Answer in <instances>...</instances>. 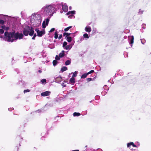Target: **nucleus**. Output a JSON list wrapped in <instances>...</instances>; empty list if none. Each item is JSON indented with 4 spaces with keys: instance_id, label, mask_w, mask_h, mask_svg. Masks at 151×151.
Here are the masks:
<instances>
[{
    "instance_id": "4d7b16f0",
    "label": "nucleus",
    "mask_w": 151,
    "mask_h": 151,
    "mask_svg": "<svg viewBox=\"0 0 151 151\" xmlns=\"http://www.w3.org/2000/svg\"><path fill=\"white\" fill-rule=\"evenodd\" d=\"M0 38H3V37L0 34Z\"/></svg>"
},
{
    "instance_id": "5701e85b",
    "label": "nucleus",
    "mask_w": 151,
    "mask_h": 151,
    "mask_svg": "<svg viewBox=\"0 0 151 151\" xmlns=\"http://www.w3.org/2000/svg\"><path fill=\"white\" fill-rule=\"evenodd\" d=\"M40 81L42 84H45L46 83V80L45 79H43L41 80Z\"/></svg>"
},
{
    "instance_id": "bf43d9fd",
    "label": "nucleus",
    "mask_w": 151,
    "mask_h": 151,
    "mask_svg": "<svg viewBox=\"0 0 151 151\" xmlns=\"http://www.w3.org/2000/svg\"><path fill=\"white\" fill-rule=\"evenodd\" d=\"M60 12L61 13L63 12L61 10L60 11Z\"/></svg>"
},
{
    "instance_id": "f3484780",
    "label": "nucleus",
    "mask_w": 151,
    "mask_h": 151,
    "mask_svg": "<svg viewBox=\"0 0 151 151\" xmlns=\"http://www.w3.org/2000/svg\"><path fill=\"white\" fill-rule=\"evenodd\" d=\"M72 34L70 33H68L67 32H64L63 33V36H65V37H70L69 36L71 35Z\"/></svg>"
},
{
    "instance_id": "6ab92c4d",
    "label": "nucleus",
    "mask_w": 151,
    "mask_h": 151,
    "mask_svg": "<svg viewBox=\"0 0 151 151\" xmlns=\"http://www.w3.org/2000/svg\"><path fill=\"white\" fill-rule=\"evenodd\" d=\"M70 82L74 84L75 82V79L74 78L72 77L70 79Z\"/></svg>"
},
{
    "instance_id": "6e6d98bb",
    "label": "nucleus",
    "mask_w": 151,
    "mask_h": 151,
    "mask_svg": "<svg viewBox=\"0 0 151 151\" xmlns=\"http://www.w3.org/2000/svg\"><path fill=\"white\" fill-rule=\"evenodd\" d=\"M140 31H141V32H143V29H140Z\"/></svg>"
},
{
    "instance_id": "58836bf2",
    "label": "nucleus",
    "mask_w": 151,
    "mask_h": 151,
    "mask_svg": "<svg viewBox=\"0 0 151 151\" xmlns=\"http://www.w3.org/2000/svg\"><path fill=\"white\" fill-rule=\"evenodd\" d=\"M55 30V28H52L49 31V32H51L54 31Z\"/></svg>"
},
{
    "instance_id": "338daca9",
    "label": "nucleus",
    "mask_w": 151,
    "mask_h": 151,
    "mask_svg": "<svg viewBox=\"0 0 151 151\" xmlns=\"http://www.w3.org/2000/svg\"><path fill=\"white\" fill-rule=\"evenodd\" d=\"M100 150H101V151H102V150H101V149H100Z\"/></svg>"
},
{
    "instance_id": "bb28decb",
    "label": "nucleus",
    "mask_w": 151,
    "mask_h": 151,
    "mask_svg": "<svg viewBox=\"0 0 151 151\" xmlns=\"http://www.w3.org/2000/svg\"><path fill=\"white\" fill-rule=\"evenodd\" d=\"M58 63V61L56 60H54L53 61L52 63L54 66H56Z\"/></svg>"
},
{
    "instance_id": "3c124183",
    "label": "nucleus",
    "mask_w": 151,
    "mask_h": 151,
    "mask_svg": "<svg viewBox=\"0 0 151 151\" xmlns=\"http://www.w3.org/2000/svg\"><path fill=\"white\" fill-rule=\"evenodd\" d=\"M41 112V110L40 109H38L37 110L35 111V112H38L39 113L40 112Z\"/></svg>"
},
{
    "instance_id": "473e14b6",
    "label": "nucleus",
    "mask_w": 151,
    "mask_h": 151,
    "mask_svg": "<svg viewBox=\"0 0 151 151\" xmlns=\"http://www.w3.org/2000/svg\"><path fill=\"white\" fill-rule=\"evenodd\" d=\"M60 57H59V56H58V55H56L55 57V60H60Z\"/></svg>"
},
{
    "instance_id": "c9c22d12",
    "label": "nucleus",
    "mask_w": 151,
    "mask_h": 151,
    "mask_svg": "<svg viewBox=\"0 0 151 151\" xmlns=\"http://www.w3.org/2000/svg\"><path fill=\"white\" fill-rule=\"evenodd\" d=\"M65 83V82L64 81L63 82L61 83V85L63 86V87H65L66 86V85L64 84V83Z\"/></svg>"
},
{
    "instance_id": "7ed1b4c3",
    "label": "nucleus",
    "mask_w": 151,
    "mask_h": 151,
    "mask_svg": "<svg viewBox=\"0 0 151 151\" xmlns=\"http://www.w3.org/2000/svg\"><path fill=\"white\" fill-rule=\"evenodd\" d=\"M33 19L35 22L32 24L33 27H39L41 24L42 21V17L40 14L35 13L33 15Z\"/></svg>"
},
{
    "instance_id": "ddd939ff",
    "label": "nucleus",
    "mask_w": 151,
    "mask_h": 151,
    "mask_svg": "<svg viewBox=\"0 0 151 151\" xmlns=\"http://www.w3.org/2000/svg\"><path fill=\"white\" fill-rule=\"evenodd\" d=\"M65 51L64 50H62L61 52H60L59 55V56L60 57L62 58L65 56Z\"/></svg>"
},
{
    "instance_id": "a211bd4d",
    "label": "nucleus",
    "mask_w": 151,
    "mask_h": 151,
    "mask_svg": "<svg viewBox=\"0 0 151 151\" xmlns=\"http://www.w3.org/2000/svg\"><path fill=\"white\" fill-rule=\"evenodd\" d=\"M68 70V68L66 67L63 66L62 67L60 71L62 72H63L65 71H66Z\"/></svg>"
},
{
    "instance_id": "f8f14e48",
    "label": "nucleus",
    "mask_w": 151,
    "mask_h": 151,
    "mask_svg": "<svg viewBox=\"0 0 151 151\" xmlns=\"http://www.w3.org/2000/svg\"><path fill=\"white\" fill-rule=\"evenodd\" d=\"M134 144V143L132 142H131L129 143H127V147L129 148V149H130L131 150H133L132 148L131 149L130 148V147H131V145H132H132H133Z\"/></svg>"
},
{
    "instance_id": "2eb2a0df",
    "label": "nucleus",
    "mask_w": 151,
    "mask_h": 151,
    "mask_svg": "<svg viewBox=\"0 0 151 151\" xmlns=\"http://www.w3.org/2000/svg\"><path fill=\"white\" fill-rule=\"evenodd\" d=\"M72 47V45H67L64 48V49L66 50H70Z\"/></svg>"
},
{
    "instance_id": "052dcab7",
    "label": "nucleus",
    "mask_w": 151,
    "mask_h": 151,
    "mask_svg": "<svg viewBox=\"0 0 151 151\" xmlns=\"http://www.w3.org/2000/svg\"><path fill=\"white\" fill-rule=\"evenodd\" d=\"M92 102V101H89L90 103H91V102Z\"/></svg>"
},
{
    "instance_id": "774afa93",
    "label": "nucleus",
    "mask_w": 151,
    "mask_h": 151,
    "mask_svg": "<svg viewBox=\"0 0 151 151\" xmlns=\"http://www.w3.org/2000/svg\"><path fill=\"white\" fill-rule=\"evenodd\" d=\"M12 60H13V58H12Z\"/></svg>"
},
{
    "instance_id": "412c9836",
    "label": "nucleus",
    "mask_w": 151,
    "mask_h": 151,
    "mask_svg": "<svg viewBox=\"0 0 151 151\" xmlns=\"http://www.w3.org/2000/svg\"><path fill=\"white\" fill-rule=\"evenodd\" d=\"M71 62V60H66L65 63V65H70Z\"/></svg>"
},
{
    "instance_id": "4be33fe9",
    "label": "nucleus",
    "mask_w": 151,
    "mask_h": 151,
    "mask_svg": "<svg viewBox=\"0 0 151 151\" xmlns=\"http://www.w3.org/2000/svg\"><path fill=\"white\" fill-rule=\"evenodd\" d=\"M88 75V74L87 73H84L81 76V78H85Z\"/></svg>"
},
{
    "instance_id": "79ce46f5",
    "label": "nucleus",
    "mask_w": 151,
    "mask_h": 151,
    "mask_svg": "<svg viewBox=\"0 0 151 151\" xmlns=\"http://www.w3.org/2000/svg\"><path fill=\"white\" fill-rule=\"evenodd\" d=\"M94 72V70H91L90 71L87 73L88 74V75L90 74L91 73Z\"/></svg>"
},
{
    "instance_id": "c756f323",
    "label": "nucleus",
    "mask_w": 151,
    "mask_h": 151,
    "mask_svg": "<svg viewBox=\"0 0 151 151\" xmlns=\"http://www.w3.org/2000/svg\"><path fill=\"white\" fill-rule=\"evenodd\" d=\"M141 42L142 44H144L145 42V40L144 39H141Z\"/></svg>"
},
{
    "instance_id": "aec40b11",
    "label": "nucleus",
    "mask_w": 151,
    "mask_h": 151,
    "mask_svg": "<svg viewBox=\"0 0 151 151\" xmlns=\"http://www.w3.org/2000/svg\"><path fill=\"white\" fill-rule=\"evenodd\" d=\"M1 28L3 29L6 30H8L9 29V27H6L5 25H2L1 26Z\"/></svg>"
},
{
    "instance_id": "9d476101",
    "label": "nucleus",
    "mask_w": 151,
    "mask_h": 151,
    "mask_svg": "<svg viewBox=\"0 0 151 151\" xmlns=\"http://www.w3.org/2000/svg\"><path fill=\"white\" fill-rule=\"evenodd\" d=\"M129 40L130 39V41H129V44L130 45L131 47H132V44L134 42V36H132L130 37L129 38Z\"/></svg>"
},
{
    "instance_id": "09e8293b",
    "label": "nucleus",
    "mask_w": 151,
    "mask_h": 151,
    "mask_svg": "<svg viewBox=\"0 0 151 151\" xmlns=\"http://www.w3.org/2000/svg\"><path fill=\"white\" fill-rule=\"evenodd\" d=\"M14 70L17 73H19V70L18 69H15Z\"/></svg>"
},
{
    "instance_id": "a878e982",
    "label": "nucleus",
    "mask_w": 151,
    "mask_h": 151,
    "mask_svg": "<svg viewBox=\"0 0 151 151\" xmlns=\"http://www.w3.org/2000/svg\"><path fill=\"white\" fill-rule=\"evenodd\" d=\"M72 27V26L68 27L65 28L64 29V31L65 32L68 31Z\"/></svg>"
},
{
    "instance_id": "ea45409f",
    "label": "nucleus",
    "mask_w": 151,
    "mask_h": 151,
    "mask_svg": "<svg viewBox=\"0 0 151 151\" xmlns=\"http://www.w3.org/2000/svg\"><path fill=\"white\" fill-rule=\"evenodd\" d=\"M33 35V37L32 38V40H35V37L36 36V33H35V34H34V35Z\"/></svg>"
},
{
    "instance_id": "c85d7f7f",
    "label": "nucleus",
    "mask_w": 151,
    "mask_h": 151,
    "mask_svg": "<svg viewBox=\"0 0 151 151\" xmlns=\"http://www.w3.org/2000/svg\"><path fill=\"white\" fill-rule=\"evenodd\" d=\"M58 37V32H56L55 33V36H54V37L55 39H57Z\"/></svg>"
},
{
    "instance_id": "423d86ee",
    "label": "nucleus",
    "mask_w": 151,
    "mask_h": 151,
    "mask_svg": "<svg viewBox=\"0 0 151 151\" xmlns=\"http://www.w3.org/2000/svg\"><path fill=\"white\" fill-rule=\"evenodd\" d=\"M62 9L63 11L65 12H67L68 10V7L66 4L65 3L63 4L62 3Z\"/></svg>"
},
{
    "instance_id": "f257e3e1",
    "label": "nucleus",
    "mask_w": 151,
    "mask_h": 151,
    "mask_svg": "<svg viewBox=\"0 0 151 151\" xmlns=\"http://www.w3.org/2000/svg\"><path fill=\"white\" fill-rule=\"evenodd\" d=\"M41 12L45 17H48L47 18L45 19L42 24V28H45L48 25L50 18L53 16L55 12L54 6L52 4H46L42 8Z\"/></svg>"
},
{
    "instance_id": "4468645a",
    "label": "nucleus",
    "mask_w": 151,
    "mask_h": 151,
    "mask_svg": "<svg viewBox=\"0 0 151 151\" xmlns=\"http://www.w3.org/2000/svg\"><path fill=\"white\" fill-rule=\"evenodd\" d=\"M75 12H76L75 11H69V12H67L66 13V14L67 15H71L72 14H75Z\"/></svg>"
},
{
    "instance_id": "c03bdc74",
    "label": "nucleus",
    "mask_w": 151,
    "mask_h": 151,
    "mask_svg": "<svg viewBox=\"0 0 151 151\" xmlns=\"http://www.w3.org/2000/svg\"><path fill=\"white\" fill-rule=\"evenodd\" d=\"M107 93V92H106L105 91H104L102 92L101 93L102 95H105Z\"/></svg>"
},
{
    "instance_id": "2f4dec72",
    "label": "nucleus",
    "mask_w": 151,
    "mask_h": 151,
    "mask_svg": "<svg viewBox=\"0 0 151 151\" xmlns=\"http://www.w3.org/2000/svg\"><path fill=\"white\" fill-rule=\"evenodd\" d=\"M103 88L105 90H106V91H108L109 90V88L107 87V86H104V87H103Z\"/></svg>"
},
{
    "instance_id": "e433bc0d",
    "label": "nucleus",
    "mask_w": 151,
    "mask_h": 151,
    "mask_svg": "<svg viewBox=\"0 0 151 151\" xmlns=\"http://www.w3.org/2000/svg\"><path fill=\"white\" fill-rule=\"evenodd\" d=\"M4 30L2 28L0 29V34H3L4 33Z\"/></svg>"
},
{
    "instance_id": "dca6fc26",
    "label": "nucleus",
    "mask_w": 151,
    "mask_h": 151,
    "mask_svg": "<svg viewBox=\"0 0 151 151\" xmlns=\"http://www.w3.org/2000/svg\"><path fill=\"white\" fill-rule=\"evenodd\" d=\"M65 39H66L67 41L69 42H71L72 40V37H65Z\"/></svg>"
},
{
    "instance_id": "cd10ccee",
    "label": "nucleus",
    "mask_w": 151,
    "mask_h": 151,
    "mask_svg": "<svg viewBox=\"0 0 151 151\" xmlns=\"http://www.w3.org/2000/svg\"><path fill=\"white\" fill-rule=\"evenodd\" d=\"M83 37L84 38H88L89 37L88 36L87 33H85L83 34Z\"/></svg>"
},
{
    "instance_id": "13d9d810",
    "label": "nucleus",
    "mask_w": 151,
    "mask_h": 151,
    "mask_svg": "<svg viewBox=\"0 0 151 151\" xmlns=\"http://www.w3.org/2000/svg\"><path fill=\"white\" fill-rule=\"evenodd\" d=\"M69 9H70V10H71V6H70V7H69Z\"/></svg>"
},
{
    "instance_id": "a18cd8bd",
    "label": "nucleus",
    "mask_w": 151,
    "mask_h": 151,
    "mask_svg": "<svg viewBox=\"0 0 151 151\" xmlns=\"http://www.w3.org/2000/svg\"><path fill=\"white\" fill-rule=\"evenodd\" d=\"M145 24H143L142 25V28L145 29Z\"/></svg>"
},
{
    "instance_id": "a19ab883",
    "label": "nucleus",
    "mask_w": 151,
    "mask_h": 151,
    "mask_svg": "<svg viewBox=\"0 0 151 151\" xmlns=\"http://www.w3.org/2000/svg\"><path fill=\"white\" fill-rule=\"evenodd\" d=\"M86 151H93L92 149L89 148L86 149Z\"/></svg>"
},
{
    "instance_id": "f03ea898",
    "label": "nucleus",
    "mask_w": 151,
    "mask_h": 151,
    "mask_svg": "<svg viewBox=\"0 0 151 151\" xmlns=\"http://www.w3.org/2000/svg\"><path fill=\"white\" fill-rule=\"evenodd\" d=\"M5 37L3 39L5 41L7 40L8 42H13L14 40L21 39L23 35L22 33H19L18 32L15 33L14 32L9 33L8 32H5L4 34Z\"/></svg>"
},
{
    "instance_id": "864d4df0",
    "label": "nucleus",
    "mask_w": 151,
    "mask_h": 151,
    "mask_svg": "<svg viewBox=\"0 0 151 151\" xmlns=\"http://www.w3.org/2000/svg\"><path fill=\"white\" fill-rule=\"evenodd\" d=\"M84 40V38H83L82 37L80 40L81 41H82L83 40Z\"/></svg>"
},
{
    "instance_id": "393cba45",
    "label": "nucleus",
    "mask_w": 151,
    "mask_h": 151,
    "mask_svg": "<svg viewBox=\"0 0 151 151\" xmlns=\"http://www.w3.org/2000/svg\"><path fill=\"white\" fill-rule=\"evenodd\" d=\"M77 73L78 71H76L74 72L73 73L72 77L74 78V77H76L77 76Z\"/></svg>"
},
{
    "instance_id": "7c9ffc66",
    "label": "nucleus",
    "mask_w": 151,
    "mask_h": 151,
    "mask_svg": "<svg viewBox=\"0 0 151 151\" xmlns=\"http://www.w3.org/2000/svg\"><path fill=\"white\" fill-rule=\"evenodd\" d=\"M67 43L66 42H64L63 43V47L64 48L66 46H67Z\"/></svg>"
},
{
    "instance_id": "8fccbe9b",
    "label": "nucleus",
    "mask_w": 151,
    "mask_h": 151,
    "mask_svg": "<svg viewBox=\"0 0 151 151\" xmlns=\"http://www.w3.org/2000/svg\"><path fill=\"white\" fill-rule=\"evenodd\" d=\"M14 109V108H9L8 109V110L9 111H12V110Z\"/></svg>"
},
{
    "instance_id": "603ef678",
    "label": "nucleus",
    "mask_w": 151,
    "mask_h": 151,
    "mask_svg": "<svg viewBox=\"0 0 151 151\" xmlns=\"http://www.w3.org/2000/svg\"><path fill=\"white\" fill-rule=\"evenodd\" d=\"M37 72H39V73H40L42 72V71L41 70H38Z\"/></svg>"
},
{
    "instance_id": "6e6552de",
    "label": "nucleus",
    "mask_w": 151,
    "mask_h": 151,
    "mask_svg": "<svg viewBox=\"0 0 151 151\" xmlns=\"http://www.w3.org/2000/svg\"><path fill=\"white\" fill-rule=\"evenodd\" d=\"M50 91H46L41 93V95L42 96H45L50 95Z\"/></svg>"
},
{
    "instance_id": "b1692460",
    "label": "nucleus",
    "mask_w": 151,
    "mask_h": 151,
    "mask_svg": "<svg viewBox=\"0 0 151 151\" xmlns=\"http://www.w3.org/2000/svg\"><path fill=\"white\" fill-rule=\"evenodd\" d=\"M73 116H79L81 114L79 113H77V112H74L73 113Z\"/></svg>"
},
{
    "instance_id": "0eeeda50",
    "label": "nucleus",
    "mask_w": 151,
    "mask_h": 151,
    "mask_svg": "<svg viewBox=\"0 0 151 151\" xmlns=\"http://www.w3.org/2000/svg\"><path fill=\"white\" fill-rule=\"evenodd\" d=\"M62 3L61 4H52L54 6L55 11L56 9H60L62 6Z\"/></svg>"
},
{
    "instance_id": "0e129e2a",
    "label": "nucleus",
    "mask_w": 151,
    "mask_h": 151,
    "mask_svg": "<svg viewBox=\"0 0 151 151\" xmlns=\"http://www.w3.org/2000/svg\"><path fill=\"white\" fill-rule=\"evenodd\" d=\"M124 38H126V37H125V36H124Z\"/></svg>"
},
{
    "instance_id": "69168bd1",
    "label": "nucleus",
    "mask_w": 151,
    "mask_h": 151,
    "mask_svg": "<svg viewBox=\"0 0 151 151\" xmlns=\"http://www.w3.org/2000/svg\"><path fill=\"white\" fill-rule=\"evenodd\" d=\"M124 38H126V37H125V36H124Z\"/></svg>"
},
{
    "instance_id": "680f3d73",
    "label": "nucleus",
    "mask_w": 151,
    "mask_h": 151,
    "mask_svg": "<svg viewBox=\"0 0 151 151\" xmlns=\"http://www.w3.org/2000/svg\"><path fill=\"white\" fill-rule=\"evenodd\" d=\"M87 147V145H86V146H85V147Z\"/></svg>"
},
{
    "instance_id": "72a5a7b5",
    "label": "nucleus",
    "mask_w": 151,
    "mask_h": 151,
    "mask_svg": "<svg viewBox=\"0 0 151 151\" xmlns=\"http://www.w3.org/2000/svg\"><path fill=\"white\" fill-rule=\"evenodd\" d=\"M4 21L2 19H0V24H4Z\"/></svg>"
},
{
    "instance_id": "de8ad7c7",
    "label": "nucleus",
    "mask_w": 151,
    "mask_h": 151,
    "mask_svg": "<svg viewBox=\"0 0 151 151\" xmlns=\"http://www.w3.org/2000/svg\"><path fill=\"white\" fill-rule=\"evenodd\" d=\"M62 37V35L61 34V35H60L58 37V39L60 40L61 38Z\"/></svg>"
},
{
    "instance_id": "4c0bfd02",
    "label": "nucleus",
    "mask_w": 151,
    "mask_h": 151,
    "mask_svg": "<svg viewBox=\"0 0 151 151\" xmlns=\"http://www.w3.org/2000/svg\"><path fill=\"white\" fill-rule=\"evenodd\" d=\"M30 91V90L29 89H26V90H25L24 91V93H25L27 92H29Z\"/></svg>"
},
{
    "instance_id": "9b49d317",
    "label": "nucleus",
    "mask_w": 151,
    "mask_h": 151,
    "mask_svg": "<svg viewBox=\"0 0 151 151\" xmlns=\"http://www.w3.org/2000/svg\"><path fill=\"white\" fill-rule=\"evenodd\" d=\"M85 30L86 32H90L91 30V27L88 26H87L85 27Z\"/></svg>"
},
{
    "instance_id": "e2e57ef3",
    "label": "nucleus",
    "mask_w": 151,
    "mask_h": 151,
    "mask_svg": "<svg viewBox=\"0 0 151 151\" xmlns=\"http://www.w3.org/2000/svg\"><path fill=\"white\" fill-rule=\"evenodd\" d=\"M20 139H22V138H21Z\"/></svg>"
},
{
    "instance_id": "39448f33",
    "label": "nucleus",
    "mask_w": 151,
    "mask_h": 151,
    "mask_svg": "<svg viewBox=\"0 0 151 151\" xmlns=\"http://www.w3.org/2000/svg\"><path fill=\"white\" fill-rule=\"evenodd\" d=\"M35 30L37 34V36L39 37L42 36L43 35L45 34V29H43L42 30L40 31L38 28H36L35 29Z\"/></svg>"
},
{
    "instance_id": "49530a36",
    "label": "nucleus",
    "mask_w": 151,
    "mask_h": 151,
    "mask_svg": "<svg viewBox=\"0 0 151 151\" xmlns=\"http://www.w3.org/2000/svg\"><path fill=\"white\" fill-rule=\"evenodd\" d=\"M87 80L88 81H90L92 80V78H87Z\"/></svg>"
},
{
    "instance_id": "20e7f679",
    "label": "nucleus",
    "mask_w": 151,
    "mask_h": 151,
    "mask_svg": "<svg viewBox=\"0 0 151 151\" xmlns=\"http://www.w3.org/2000/svg\"><path fill=\"white\" fill-rule=\"evenodd\" d=\"M34 33V31L33 27H31L30 28L29 26L27 25L24 29L23 33L25 36H27L29 35L30 36H32Z\"/></svg>"
},
{
    "instance_id": "37998d69",
    "label": "nucleus",
    "mask_w": 151,
    "mask_h": 151,
    "mask_svg": "<svg viewBox=\"0 0 151 151\" xmlns=\"http://www.w3.org/2000/svg\"><path fill=\"white\" fill-rule=\"evenodd\" d=\"M124 55L125 58L128 57V55L127 52H125L124 53Z\"/></svg>"
},
{
    "instance_id": "5fc2aeb1",
    "label": "nucleus",
    "mask_w": 151,
    "mask_h": 151,
    "mask_svg": "<svg viewBox=\"0 0 151 151\" xmlns=\"http://www.w3.org/2000/svg\"><path fill=\"white\" fill-rule=\"evenodd\" d=\"M132 146L134 147H137V146L136 145H134V144L133 145H132Z\"/></svg>"
},
{
    "instance_id": "1a4fd4ad",
    "label": "nucleus",
    "mask_w": 151,
    "mask_h": 151,
    "mask_svg": "<svg viewBox=\"0 0 151 151\" xmlns=\"http://www.w3.org/2000/svg\"><path fill=\"white\" fill-rule=\"evenodd\" d=\"M62 81V78L61 77H58L55 78L54 81L55 82L59 83Z\"/></svg>"
},
{
    "instance_id": "f704fd0d",
    "label": "nucleus",
    "mask_w": 151,
    "mask_h": 151,
    "mask_svg": "<svg viewBox=\"0 0 151 151\" xmlns=\"http://www.w3.org/2000/svg\"><path fill=\"white\" fill-rule=\"evenodd\" d=\"M144 11L142 10H141L140 9H139V11L138 12V14H142L143 13Z\"/></svg>"
}]
</instances>
